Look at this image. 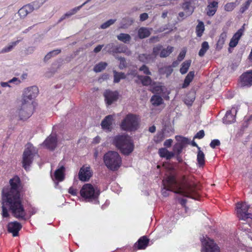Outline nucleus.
I'll return each instance as SVG.
<instances>
[{
    "mask_svg": "<svg viewBox=\"0 0 252 252\" xmlns=\"http://www.w3.org/2000/svg\"><path fill=\"white\" fill-rule=\"evenodd\" d=\"M9 183L10 190H2V216L3 218L9 217L7 209L8 208L15 218L21 220H26L28 219L27 214L20 198V179L18 177L15 176L10 180Z\"/></svg>",
    "mask_w": 252,
    "mask_h": 252,
    "instance_id": "nucleus-1",
    "label": "nucleus"
},
{
    "mask_svg": "<svg viewBox=\"0 0 252 252\" xmlns=\"http://www.w3.org/2000/svg\"><path fill=\"white\" fill-rule=\"evenodd\" d=\"M162 184L163 188L162 194L164 196L168 195V191L173 190L183 196L194 199H198L196 184L192 176H183L178 181H176L175 176L170 174L163 180Z\"/></svg>",
    "mask_w": 252,
    "mask_h": 252,
    "instance_id": "nucleus-2",
    "label": "nucleus"
},
{
    "mask_svg": "<svg viewBox=\"0 0 252 252\" xmlns=\"http://www.w3.org/2000/svg\"><path fill=\"white\" fill-rule=\"evenodd\" d=\"M113 143L124 155H128L134 149V144L127 135H118L113 139Z\"/></svg>",
    "mask_w": 252,
    "mask_h": 252,
    "instance_id": "nucleus-3",
    "label": "nucleus"
},
{
    "mask_svg": "<svg viewBox=\"0 0 252 252\" xmlns=\"http://www.w3.org/2000/svg\"><path fill=\"white\" fill-rule=\"evenodd\" d=\"M106 166L110 170H118L122 165V158L119 154L114 151H109L103 157Z\"/></svg>",
    "mask_w": 252,
    "mask_h": 252,
    "instance_id": "nucleus-4",
    "label": "nucleus"
},
{
    "mask_svg": "<svg viewBox=\"0 0 252 252\" xmlns=\"http://www.w3.org/2000/svg\"><path fill=\"white\" fill-rule=\"evenodd\" d=\"M99 190L90 184H86L80 190V194L85 199L89 202L98 203V197L99 195Z\"/></svg>",
    "mask_w": 252,
    "mask_h": 252,
    "instance_id": "nucleus-5",
    "label": "nucleus"
},
{
    "mask_svg": "<svg viewBox=\"0 0 252 252\" xmlns=\"http://www.w3.org/2000/svg\"><path fill=\"white\" fill-rule=\"evenodd\" d=\"M139 124L138 117L135 115L129 114L122 120L120 124V127L125 131H132L138 128Z\"/></svg>",
    "mask_w": 252,
    "mask_h": 252,
    "instance_id": "nucleus-6",
    "label": "nucleus"
},
{
    "mask_svg": "<svg viewBox=\"0 0 252 252\" xmlns=\"http://www.w3.org/2000/svg\"><path fill=\"white\" fill-rule=\"evenodd\" d=\"M38 157L37 150L32 144H28L23 155V166L26 170L29 168L34 158Z\"/></svg>",
    "mask_w": 252,
    "mask_h": 252,
    "instance_id": "nucleus-7",
    "label": "nucleus"
},
{
    "mask_svg": "<svg viewBox=\"0 0 252 252\" xmlns=\"http://www.w3.org/2000/svg\"><path fill=\"white\" fill-rule=\"evenodd\" d=\"M34 107L33 104L21 101V105L18 108L17 113L21 120H26L33 113Z\"/></svg>",
    "mask_w": 252,
    "mask_h": 252,
    "instance_id": "nucleus-8",
    "label": "nucleus"
},
{
    "mask_svg": "<svg viewBox=\"0 0 252 252\" xmlns=\"http://www.w3.org/2000/svg\"><path fill=\"white\" fill-rule=\"evenodd\" d=\"M202 243L201 252H220L219 247L213 240L208 237H203L201 238Z\"/></svg>",
    "mask_w": 252,
    "mask_h": 252,
    "instance_id": "nucleus-9",
    "label": "nucleus"
},
{
    "mask_svg": "<svg viewBox=\"0 0 252 252\" xmlns=\"http://www.w3.org/2000/svg\"><path fill=\"white\" fill-rule=\"evenodd\" d=\"M250 206L246 202H238L236 206V210L237 217L242 220H246L248 219H252V214L248 213Z\"/></svg>",
    "mask_w": 252,
    "mask_h": 252,
    "instance_id": "nucleus-10",
    "label": "nucleus"
},
{
    "mask_svg": "<svg viewBox=\"0 0 252 252\" xmlns=\"http://www.w3.org/2000/svg\"><path fill=\"white\" fill-rule=\"evenodd\" d=\"M38 94V89L35 86L28 87L24 90L22 101L33 104L32 100L35 98Z\"/></svg>",
    "mask_w": 252,
    "mask_h": 252,
    "instance_id": "nucleus-11",
    "label": "nucleus"
},
{
    "mask_svg": "<svg viewBox=\"0 0 252 252\" xmlns=\"http://www.w3.org/2000/svg\"><path fill=\"white\" fill-rule=\"evenodd\" d=\"M105 49H108V52H113L114 53H125L127 55L131 54L130 51L126 47V46L124 45H119L114 48V45L113 43L107 44L105 46Z\"/></svg>",
    "mask_w": 252,
    "mask_h": 252,
    "instance_id": "nucleus-12",
    "label": "nucleus"
},
{
    "mask_svg": "<svg viewBox=\"0 0 252 252\" xmlns=\"http://www.w3.org/2000/svg\"><path fill=\"white\" fill-rule=\"evenodd\" d=\"M65 168L63 165L60 163L59 164L58 168L55 171L54 176H52L53 180L55 181L56 186L58 184V182L63 181L64 179Z\"/></svg>",
    "mask_w": 252,
    "mask_h": 252,
    "instance_id": "nucleus-13",
    "label": "nucleus"
},
{
    "mask_svg": "<svg viewBox=\"0 0 252 252\" xmlns=\"http://www.w3.org/2000/svg\"><path fill=\"white\" fill-rule=\"evenodd\" d=\"M240 84L242 87H247L252 85V70L245 72L241 75Z\"/></svg>",
    "mask_w": 252,
    "mask_h": 252,
    "instance_id": "nucleus-14",
    "label": "nucleus"
},
{
    "mask_svg": "<svg viewBox=\"0 0 252 252\" xmlns=\"http://www.w3.org/2000/svg\"><path fill=\"white\" fill-rule=\"evenodd\" d=\"M35 4L34 2L23 6L18 11V14L21 18H25L28 14L38 8L39 6H35Z\"/></svg>",
    "mask_w": 252,
    "mask_h": 252,
    "instance_id": "nucleus-15",
    "label": "nucleus"
},
{
    "mask_svg": "<svg viewBox=\"0 0 252 252\" xmlns=\"http://www.w3.org/2000/svg\"><path fill=\"white\" fill-rule=\"evenodd\" d=\"M104 96L106 103L108 105H111L116 101L118 98V93L117 91L106 90L104 93Z\"/></svg>",
    "mask_w": 252,
    "mask_h": 252,
    "instance_id": "nucleus-16",
    "label": "nucleus"
},
{
    "mask_svg": "<svg viewBox=\"0 0 252 252\" xmlns=\"http://www.w3.org/2000/svg\"><path fill=\"white\" fill-rule=\"evenodd\" d=\"M57 144V136L55 134H51L44 141L43 145L50 150H54Z\"/></svg>",
    "mask_w": 252,
    "mask_h": 252,
    "instance_id": "nucleus-17",
    "label": "nucleus"
},
{
    "mask_svg": "<svg viewBox=\"0 0 252 252\" xmlns=\"http://www.w3.org/2000/svg\"><path fill=\"white\" fill-rule=\"evenodd\" d=\"M21 228V224L16 221L10 222L7 224L8 231L11 233L14 237L18 236Z\"/></svg>",
    "mask_w": 252,
    "mask_h": 252,
    "instance_id": "nucleus-18",
    "label": "nucleus"
},
{
    "mask_svg": "<svg viewBox=\"0 0 252 252\" xmlns=\"http://www.w3.org/2000/svg\"><path fill=\"white\" fill-rule=\"evenodd\" d=\"M92 176V172L89 166H83L79 172V178L82 181H87Z\"/></svg>",
    "mask_w": 252,
    "mask_h": 252,
    "instance_id": "nucleus-19",
    "label": "nucleus"
},
{
    "mask_svg": "<svg viewBox=\"0 0 252 252\" xmlns=\"http://www.w3.org/2000/svg\"><path fill=\"white\" fill-rule=\"evenodd\" d=\"M237 112V109H236L235 107H233L231 110L227 111L223 118V123L229 124L234 122L235 118L234 114L236 115Z\"/></svg>",
    "mask_w": 252,
    "mask_h": 252,
    "instance_id": "nucleus-20",
    "label": "nucleus"
},
{
    "mask_svg": "<svg viewBox=\"0 0 252 252\" xmlns=\"http://www.w3.org/2000/svg\"><path fill=\"white\" fill-rule=\"evenodd\" d=\"M114 122L113 115H108L102 120L101 123L102 128L107 131H111L112 129V124Z\"/></svg>",
    "mask_w": 252,
    "mask_h": 252,
    "instance_id": "nucleus-21",
    "label": "nucleus"
},
{
    "mask_svg": "<svg viewBox=\"0 0 252 252\" xmlns=\"http://www.w3.org/2000/svg\"><path fill=\"white\" fill-rule=\"evenodd\" d=\"M218 7V1H208V5L206 9L207 15L209 16H213L214 15L217 10Z\"/></svg>",
    "mask_w": 252,
    "mask_h": 252,
    "instance_id": "nucleus-22",
    "label": "nucleus"
},
{
    "mask_svg": "<svg viewBox=\"0 0 252 252\" xmlns=\"http://www.w3.org/2000/svg\"><path fill=\"white\" fill-rule=\"evenodd\" d=\"M243 32L244 30L242 28H241L233 35L229 43L230 47H234L237 45L240 38L243 34Z\"/></svg>",
    "mask_w": 252,
    "mask_h": 252,
    "instance_id": "nucleus-23",
    "label": "nucleus"
},
{
    "mask_svg": "<svg viewBox=\"0 0 252 252\" xmlns=\"http://www.w3.org/2000/svg\"><path fill=\"white\" fill-rule=\"evenodd\" d=\"M149 240L145 237L143 236L140 238L137 242V243L135 244V246L137 247L138 249H145L148 246Z\"/></svg>",
    "mask_w": 252,
    "mask_h": 252,
    "instance_id": "nucleus-24",
    "label": "nucleus"
},
{
    "mask_svg": "<svg viewBox=\"0 0 252 252\" xmlns=\"http://www.w3.org/2000/svg\"><path fill=\"white\" fill-rule=\"evenodd\" d=\"M83 7L82 5H81L79 6L73 8L71 9L69 11L65 13L63 16H62L59 20V22L63 21L66 18H68L72 15L76 13L82 7Z\"/></svg>",
    "mask_w": 252,
    "mask_h": 252,
    "instance_id": "nucleus-25",
    "label": "nucleus"
},
{
    "mask_svg": "<svg viewBox=\"0 0 252 252\" xmlns=\"http://www.w3.org/2000/svg\"><path fill=\"white\" fill-rule=\"evenodd\" d=\"M164 89L165 87L160 85L159 83L154 82L151 85V91L153 93L161 94Z\"/></svg>",
    "mask_w": 252,
    "mask_h": 252,
    "instance_id": "nucleus-26",
    "label": "nucleus"
},
{
    "mask_svg": "<svg viewBox=\"0 0 252 252\" xmlns=\"http://www.w3.org/2000/svg\"><path fill=\"white\" fill-rule=\"evenodd\" d=\"M198 151L197 155V160L199 167L203 166L205 163V155L203 152L200 150V148L198 147Z\"/></svg>",
    "mask_w": 252,
    "mask_h": 252,
    "instance_id": "nucleus-27",
    "label": "nucleus"
},
{
    "mask_svg": "<svg viewBox=\"0 0 252 252\" xmlns=\"http://www.w3.org/2000/svg\"><path fill=\"white\" fill-rule=\"evenodd\" d=\"M158 154L161 157L165 158L167 159H170L174 156V154L169 152L165 148H161L158 150Z\"/></svg>",
    "mask_w": 252,
    "mask_h": 252,
    "instance_id": "nucleus-28",
    "label": "nucleus"
},
{
    "mask_svg": "<svg viewBox=\"0 0 252 252\" xmlns=\"http://www.w3.org/2000/svg\"><path fill=\"white\" fill-rule=\"evenodd\" d=\"M150 29L146 28H141L138 31V36L140 38H144L150 35Z\"/></svg>",
    "mask_w": 252,
    "mask_h": 252,
    "instance_id": "nucleus-29",
    "label": "nucleus"
},
{
    "mask_svg": "<svg viewBox=\"0 0 252 252\" xmlns=\"http://www.w3.org/2000/svg\"><path fill=\"white\" fill-rule=\"evenodd\" d=\"M194 76V72L190 71L186 77L184 82L183 84V88H185L187 87L190 83L192 81Z\"/></svg>",
    "mask_w": 252,
    "mask_h": 252,
    "instance_id": "nucleus-30",
    "label": "nucleus"
},
{
    "mask_svg": "<svg viewBox=\"0 0 252 252\" xmlns=\"http://www.w3.org/2000/svg\"><path fill=\"white\" fill-rule=\"evenodd\" d=\"M117 38L119 40L125 43H128L131 39L129 34L124 33H121L118 35Z\"/></svg>",
    "mask_w": 252,
    "mask_h": 252,
    "instance_id": "nucleus-31",
    "label": "nucleus"
},
{
    "mask_svg": "<svg viewBox=\"0 0 252 252\" xmlns=\"http://www.w3.org/2000/svg\"><path fill=\"white\" fill-rule=\"evenodd\" d=\"M151 102L153 105L158 106L163 103V99L159 95H154L151 98Z\"/></svg>",
    "mask_w": 252,
    "mask_h": 252,
    "instance_id": "nucleus-32",
    "label": "nucleus"
},
{
    "mask_svg": "<svg viewBox=\"0 0 252 252\" xmlns=\"http://www.w3.org/2000/svg\"><path fill=\"white\" fill-rule=\"evenodd\" d=\"M20 42L19 40L10 43L7 46L4 47L1 51L2 53H7L11 51L14 47Z\"/></svg>",
    "mask_w": 252,
    "mask_h": 252,
    "instance_id": "nucleus-33",
    "label": "nucleus"
},
{
    "mask_svg": "<svg viewBox=\"0 0 252 252\" xmlns=\"http://www.w3.org/2000/svg\"><path fill=\"white\" fill-rule=\"evenodd\" d=\"M191 61L187 60L185 61L182 64L181 67L180 68V72L182 74H184L187 72L188 69L190 65Z\"/></svg>",
    "mask_w": 252,
    "mask_h": 252,
    "instance_id": "nucleus-34",
    "label": "nucleus"
},
{
    "mask_svg": "<svg viewBox=\"0 0 252 252\" xmlns=\"http://www.w3.org/2000/svg\"><path fill=\"white\" fill-rule=\"evenodd\" d=\"M137 77L139 80L141 81L142 84L144 86H148L150 85H152L153 84L151 78L149 76H143L138 75Z\"/></svg>",
    "mask_w": 252,
    "mask_h": 252,
    "instance_id": "nucleus-35",
    "label": "nucleus"
},
{
    "mask_svg": "<svg viewBox=\"0 0 252 252\" xmlns=\"http://www.w3.org/2000/svg\"><path fill=\"white\" fill-rule=\"evenodd\" d=\"M205 28L204 23L199 21L198 24L197 25L196 27V33L198 37H201L204 31Z\"/></svg>",
    "mask_w": 252,
    "mask_h": 252,
    "instance_id": "nucleus-36",
    "label": "nucleus"
},
{
    "mask_svg": "<svg viewBox=\"0 0 252 252\" xmlns=\"http://www.w3.org/2000/svg\"><path fill=\"white\" fill-rule=\"evenodd\" d=\"M114 73V82L115 83H118L120 81L124 79L126 77V75L124 73L122 72H118L115 70L113 71Z\"/></svg>",
    "mask_w": 252,
    "mask_h": 252,
    "instance_id": "nucleus-37",
    "label": "nucleus"
},
{
    "mask_svg": "<svg viewBox=\"0 0 252 252\" xmlns=\"http://www.w3.org/2000/svg\"><path fill=\"white\" fill-rule=\"evenodd\" d=\"M107 65V63L105 62H100L96 64L94 68V70L95 72H99L104 70Z\"/></svg>",
    "mask_w": 252,
    "mask_h": 252,
    "instance_id": "nucleus-38",
    "label": "nucleus"
},
{
    "mask_svg": "<svg viewBox=\"0 0 252 252\" xmlns=\"http://www.w3.org/2000/svg\"><path fill=\"white\" fill-rule=\"evenodd\" d=\"M173 47L168 46L166 48L162 49L160 53V57L164 58L168 56L173 51Z\"/></svg>",
    "mask_w": 252,
    "mask_h": 252,
    "instance_id": "nucleus-39",
    "label": "nucleus"
},
{
    "mask_svg": "<svg viewBox=\"0 0 252 252\" xmlns=\"http://www.w3.org/2000/svg\"><path fill=\"white\" fill-rule=\"evenodd\" d=\"M209 48V46L208 43L206 41L203 42L201 45V48L199 51V56L200 57L203 56L206 51L208 50Z\"/></svg>",
    "mask_w": 252,
    "mask_h": 252,
    "instance_id": "nucleus-40",
    "label": "nucleus"
},
{
    "mask_svg": "<svg viewBox=\"0 0 252 252\" xmlns=\"http://www.w3.org/2000/svg\"><path fill=\"white\" fill-rule=\"evenodd\" d=\"M139 59L140 61L145 63H148L153 61V58L152 59L151 56L147 54H141L139 56Z\"/></svg>",
    "mask_w": 252,
    "mask_h": 252,
    "instance_id": "nucleus-41",
    "label": "nucleus"
},
{
    "mask_svg": "<svg viewBox=\"0 0 252 252\" xmlns=\"http://www.w3.org/2000/svg\"><path fill=\"white\" fill-rule=\"evenodd\" d=\"M60 49H56L53 51H52L48 53L45 57V60H48L50 59L52 56L57 55L59 54L61 52Z\"/></svg>",
    "mask_w": 252,
    "mask_h": 252,
    "instance_id": "nucleus-42",
    "label": "nucleus"
},
{
    "mask_svg": "<svg viewBox=\"0 0 252 252\" xmlns=\"http://www.w3.org/2000/svg\"><path fill=\"white\" fill-rule=\"evenodd\" d=\"M235 2H228L224 5V10L226 11L230 12L232 11L236 7Z\"/></svg>",
    "mask_w": 252,
    "mask_h": 252,
    "instance_id": "nucleus-43",
    "label": "nucleus"
},
{
    "mask_svg": "<svg viewBox=\"0 0 252 252\" xmlns=\"http://www.w3.org/2000/svg\"><path fill=\"white\" fill-rule=\"evenodd\" d=\"M176 139L180 144H181L183 145V147H184L185 145L189 143L188 139L180 136H176Z\"/></svg>",
    "mask_w": 252,
    "mask_h": 252,
    "instance_id": "nucleus-44",
    "label": "nucleus"
},
{
    "mask_svg": "<svg viewBox=\"0 0 252 252\" xmlns=\"http://www.w3.org/2000/svg\"><path fill=\"white\" fill-rule=\"evenodd\" d=\"M162 46L160 45L157 46L153 48V53L151 55L152 59L153 58V60L156 57L158 54L159 52L161 50Z\"/></svg>",
    "mask_w": 252,
    "mask_h": 252,
    "instance_id": "nucleus-45",
    "label": "nucleus"
},
{
    "mask_svg": "<svg viewBox=\"0 0 252 252\" xmlns=\"http://www.w3.org/2000/svg\"><path fill=\"white\" fill-rule=\"evenodd\" d=\"M116 21L114 19H110L108 20L106 22L104 23L101 25V28L102 29H105L109 27L110 26L113 24Z\"/></svg>",
    "mask_w": 252,
    "mask_h": 252,
    "instance_id": "nucleus-46",
    "label": "nucleus"
},
{
    "mask_svg": "<svg viewBox=\"0 0 252 252\" xmlns=\"http://www.w3.org/2000/svg\"><path fill=\"white\" fill-rule=\"evenodd\" d=\"M117 59L120 61L119 68L123 69L126 66V62L125 58L122 57H116Z\"/></svg>",
    "mask_w": 252,
    "mask_h": 252,
    "instance_id": "nucleus-47",
    "label": "nucleus"
},
{
    "mask_svg": "<svg viewBox=\"0 0 252 252\" xmlns=\"http://www.w3.org/2000/svg\"><path fill=\"white\" fill-rule=\"evenodd\" d=\"M226 33H222L221 34L220 38L218 41V44L222 45L224 44V41L226 38Z\"/></svg>",
    "mask_w": 252,
    "mask_h": 252,
    "instance_id": "nucleus-48",
    "label": "nucleus"
},
{
    "mask_svg": "<svg viewBox=\"0 0 252 252\" xmlns=\"http://www.w3.org/2000/svg\"><path fill=\"white\" fill-rule=\"evenodd\" d=\"M251 3L249 2V1H247L245 3H244L241 7L240 8V11L243 13H244L246 10L248 9V8L250 6Z\"/></svg>",
    "mask_w": 252,
    "mask_h": 252,
    "instance_id": "nucleus-49",
    "label": "nucleus"
},
{
    "mask_svg": "<svg viewBox=\"0 0 252 252\" xmlns=\"http://www.w3.org/2000/svg\"><path fill=\"white\" fill-rule=\"evenodd\" d=\"M183 147L181 144H180L179 142L176 144L174 146V151L175 152H177L178 153L181 152Z\"/></svg>",
    "mask_w": 252,
    "mask_h": 252,
    "instance_id": "nucleus-50",
    "label": "nucleus"
},
{
    "mask_svg": "<svg viewBox=\"0 0 252 252\" xmlns=\"http://www.w3.org/2000/svg\"><path fill=\"white\" fill-rule=\"evenodd\" d=\"M220 141L218 139H214L212 140L210 144V146L212 148H215L216 146L220 145Z\"/></svg>",
    "mask_w": 252,
    "mask_h": 252,
    "instance_id": "nucleus-51",
    "label": "nucleus"
},
{
    "mask_svg": "<svg viewBox=\"0 0 252 252\" xmlns=\"http://www.w3.org/2000/svg\"><path fill=\"white\" fill-rule=\"evenodd\" d=\"M140 70L143 71L144 73L147 75H151V73L148 68L145 65H143L140 68Z\"/></svg>",
    "mask_w": 252,
    "mask_h": 252,
    "instance_id": "nucleus-52",
    "label": "nucleus"
},
{
    "mask_svg": "<svg viewBox=\"0 0 252 252\" xmlns=\"http://www.w3.org/2000/svg\"><path fill=\"white\" fill-rule=\"evenodd\" d=\"M205 135L204 131L203 130H201L199 131L196 135L194 136V138L201 139Z\"/></svg>",
    "mask_w": 252,
    "mask_h": 252,
    "instance_id": "nucleus-53",
    "label": "nucleus"
},
{
    "mask_svg": "<svg viewBox=\"0 0 252 252\" xmlns=\"http://www.w3.org/2000/svg\"><path fill=\"white\" fill-rule=\"evenodd\" d=\"M186 53V51L185 50H183L179 54L178 57V60L179 61H181L184 59L185 57Z\"/></svg>",
    "mask_w": 252,
    "mask_h": 252,
    "instance_id": "nucleus-54",
    "label": "nucleus"
},
{
    "mask_svg": "<svg viewBox=\"0 0 252 252\" xmlns=\"http://www.w3.org/2000/svg\"><path fill=\"white\" fill-rule=\"evenodd\" d=\"M164 138V135L163 133L162 132L158 133L157 136L155 137V141L157 142H159Z\"/></svg>",
    "mask_w": 252,
    "mask_h": 252,
    "instance_id": "nucleus-55",
    "label": "nucleus"
},
{
    "mask_svg": "<svg viewBox=\"0 0 252 252\" xmlns=\"http://www.w3.org/2000/svg\"><path fill=\"white\" fill-rule=\"evenodd\" d=\"M77 190L73 187H70L68 189V192L73 195H76L77 193Z\"/></svg>",
    "mask_w": 252,
    "mask_h": 252,
    "instance_id": "nucleus-56",
    "label": "nucleus"
},
{
    "mask_svg": "<svg viewBox=\"0 0 252 252\" xmlns=\"http://www.w3.org/2000/svg\"><path fill=\"white\" fill-rule=\"evenodd\" d=\"M173 140L171 139H169L165 141L164 142V146L167 147H169L171 146Z\"/></svg>",
    "mask_w": 252,
    "mask_h": 252,
    "instance_id": "nucleus-57",
    "label": "nucleus"
},
{
    "mask_svg": "<svg viewBox=\"0 0 252 252\" xmlns=\"http://www.w3.org/2000/svg\"><path fill=\"white\" fill-rule=\"evenodd\" d=\"M9 82L10 83H15V84L17 85V84H20L21 81L17 78L14 77L12 79L10 80L9 81Z\"/></svg>",
    "mask_w": 252,
    "mask_h": 252,
    "instance_id": "nucleus-58",
    "label": "nucleus"
},
{
    "mask_svg": "<svg viewBox=\"0 0 252 252\" xmlns=\"http://www.w3.org/2000/svg\"><path fill=\"white\" fill-rule=\"evenodd\" d=\"M148 18V15L146 13H142L140 16V20L142 21L146 20Z\"/></svg>",
    "mask_w": 252,
    "mask_h": 252,
    "instance_id": "nucleus-59",
    "label": "nucleus"
},
{
    "mask_svg": "<svg viewBox=\"0 0 252 252\" xmlns=\"http://www.w3.org/2000/svg\"><path fill=\"white\" fill-rule=\"evenodd\" d=\"M103 47V45H99L97 46L94 50V52L95 53H97L101 51L102 47Z\"/></svg>",
    "mask_w": 252,
    "mask_h": 252,
    "instance_id": "nucleus-60",
    "label": "nucleus"
},
{
    "mask_svg": "<svg viewBox=\"0 0 252 252\" xmlns=\"http://www.w3.org/2000/svg\"><path fill=\"white\" fill-rule=\"evenodd\" d=\"M37 210L35 208H32L31 209V210L29 211L30 213V217H31L32 215H33L35 214L37 212Z\"/></svg>",
    "mask_w": 252,
    "mask_h": 252,
    "instance_id": "nucleus-61",
    "label": "nucleus"
},
{
    "mask_svg": "<svg viewBox=\"0 0 252 252\" xmlns=\"http://www.w3.org/2000/svg\"><path fill=\"white\" fill-rule=\"evenodd\" d=\"M9 81L7 82H1L0 83V85L1 87H10V86L9 85Z\"/></svg>",
    "mask_w": 252,
    "mask_h": 252,
    "instance_id": "nucleus-62",
    "label": "nucleus"
},
{
    "mask_svg": "<svg viewBox=\"0 0 252 252\" xmlns=\"http://www.w3.org/2000/svg\"><path fill=\"white\" fill-rule=\"evenodd\" d=\"M149 131L151 132H155L156 131V127L155 126H151L150 128H149Z\"/></svg>",
    "mask_w": 252,
    "mask_h": 252,
    "instance_id": "nucleus-63",
    "label": "nucleus"
},
{
    "mask_svg": "<svg viewBox=\"0 0 252 252\" xmlns=\"http://www.w3.org/2000/svg\"><path fill=\"white\" fill-rule=\"evenodd\" d=\"M100 137H96L94 139V142L95 143H99L100 142Z\"/></svg>",
    "mask_w": 252,
    "mask_h": 252,
    "instance_id": "nucleus-64",
    "label": "nucleus"
}]
</instances>
